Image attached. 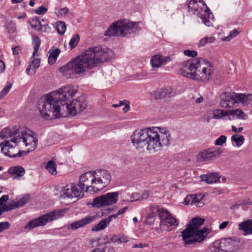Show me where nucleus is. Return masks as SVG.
<instances>
[{"mask_svg": "<svg viewBox=\"0 0 252 252\" xmlns=\"http://www.w3.org/2000/svg\"><path fill=\"white\" fill-rule=\"evenodd\" d=\"M77 92L73 86L67 85L53 91L40 99L38 109L46 120L74 116L84 111L87 103L84 96L70 100Z\"/></svg>", "mask_w": 252, "mask_h": 252, "instance_id": "obj_1", "label": "nucleus"}, {"mask_svg": "<svg viewBox=\"0 0 252 252\" xmlns=\"http://www.w3.org/2000/svg\"><path fill=\"white\" fill-rule=\"evenodd\" d=\"M113 55V51L106 47L90 48L60 67V71L67 78H73L76 75L85 74L98 62L110 60Z\"/></svg>", "mask_w": 252, "mask_h": 252, "instance_id": "obj_2", "label": "nucleus"}, {"mask_svg": "<svg viewBox=\"0 0 252 252\" xmlns=\"http://www.w3.org/2000/svg\"><path fill=\"white\" fill-rule=\"evenodd\" d=\"M172 136L165 127H149L136 130L131 134L130 140L138 150H146L154 154L160 151L170 144Z\"/></svg>", "mask_w": 252, "mask_h": 252, "instance_id": "obj_3", "label": "nucleus"}, {"mask_svg": "<svg viewBox=\"0 0 252 252\" xmlns=\"http://www.w3.org/2000/svg\"><path fill=\"white\" fill-rule=\"evenodd\" d=\"M214 68L211 63L203 59L189 60L183 63L181 74L199 83L206 84L213 75Z\"/></svg>", "mask_w": 252, "mask_h": 252, "instance_id": "obj_4", "label": "nucleus"}, {"mask_svg": "<svg viewBox=\"0 0 252 252\" xmlns=\"http://www.w3.org/2000/svg\"><path fill=\"white\" fill-rule=\"evenodd\" d=\"M204 222V220L199 217L191 219L187 228L182 232V240L185 245L200 243L203 241L209 233L206 227L200 229Z\"/></svg>", "mask_w": 252, "mask_h": 252, "instance_id": "obj_5", "label": "nucleus"}, {"mask_svg": "<svg viewBox=\"0 0 252 252\" xmlns=\"http://www.w3.org/2000/svg\"><path fill=\"white\" fill-rule=\"evenodd\" d=\"M138 30V24L127 20H120L113 23L105 32V36H126Z\"/></svg>", "mask_w": 252, "mask_h": 252, "instance_id": "obj_6", "label": "nucleus"}, {"mask_svg": "<svg viewBox=\"0 0 252 252\" xmlns=\"http://www.w3.org/2000/svg\"><path fill=\"white\" fill-rule=\"evenodd\" d=\"M252 101V94L225 92L220 95V105L224 108H231L236 104L241 103L245 105L250 103Z\"/></svg>", "mask_w": 252, "mask_h": 252, "instance_id": "obj_7", "label": "nucleus"}, {"mask_svg": "<svg viewBox=\"0 0 252 252\" xmlns=\"http://www.w3.org/2000/svg\"><path fill=\"white\" fill-rule=\"evenodd\" d=\"M13 135L21 146H30L27 153L34 150L36 148L38 140L33 131L26 128L19 129L13 131Z\"/></svg>", "mask_w": 252, "mask_h": 252, "instance_id": "obj_8", "label": "nucleus"}, {"mask_svg": "<svg viewBox=\"0 0 252 252\" xmlns=\"http://www.w3.org/2000/svg\"><path fill=\"white\" fill-rule=\"evenodd\" d=\"M188 7L190 11L193 13L198 12L197 14H199V17L202 19L206 26L209 27L212 25L211 21L213 20V15L202 0H190Z\"/></svg>", "mask_w": 252, "mask_h": 252, "instance_id": "obj_9", "label": "nucleus"}, {"mask_svg": "<svg viewBox=\"0 0 252 252\" xmlns=\"http://www.w3.org/2000/svg\"><path fill=\"white\" fill-rule=\"evenodd\" d=\"M157 213L160 220L159 232L163 231H169L178 225L179 220L173 217L166 209L158 208Z\"/></svg>", "mask_w": 252, "mask_h": 252, "instance_id": "obj_10", "label": "nucleus"}, {"mask_svg": "<svg viewBox=\"0 0 252 252\" xmlns=\"http://www.w3.org/2000/svg\"><path fill=\"white\" fill-rule=\"evenodd\" d=\"M64 210H57L34 219L25 226L26 229H32L38 226L45 225L47 222L57 220L63 216Z\"/></svg>", "mask_w": 252, "mask_h": 252, "instance_id": "obj_11", "label": "nucleus"}, {"mask_svg": "<svg viewBox=\"0 0 252 252\" xmlns=\"http://www.w3.org/2000/svg\"><path fill=\"white\" fill-rule=\"evenodd\" d=\"M15 139L13 134L10 139L6 141L1 147V151L4 155L11 158H20L26 155V152L19 150L21 146Z\"/></svg>", "mask_w": 252, "mask_h": 252, "instance_id": "obj_12", "label": "nucleus"}, {"mask_svg": "<svg viewBox=\"0 0 252 252\" xmlns=\"http://www.w3.org/2000/svg\"><path fill=\"white\" fill-rule=\"evenodd\" d=\"M94 189L96 192L105 188L110 182L111 176L110 173L104 169L94 170Z\"/></svg>", "mask_w": 252, "mask_h": 252, "instance_id": "obj_13", "label": "nucleus"}, {"mask_svg": "<svg viewBox=\"0 0 252 252\" xmlns=\"http://www.w3.org/2000/svg\"><path fill=\"white\" fill-rule=\"evenodd\" d=\"M119 193L118 192H108L100 196L95 197L93 201V206L100 208L116 204L118 200Z\"/></svg>", "mask_w": 252, "mask_h": 252, "instance_id": "obj_14", "label": "nucleus"}, {"mask_svg": "<svg viewBox=\"0 0 252 252\" xmlns=\"http://www.w3.org/2000/svg\"><path fill=\"white\" fill-rule=\"evenodd\" d=\"M94 171H88L81 175L79 178L78 185L82 189L83 192L85 190L87 192H96L94 189Z\"/></svg>", "mask_w": 252, "mask_h": 252, "instance_id": "obj_15", "label": "nucleus"}, {"mask_svg": "<svg viewBox=\"0 0 252 252\" xmlns=\"http://www.w3.org/2000/svg\"><path fill=\"white\" fill-rule=\"evenodd\" d=\"M83 195L82 189L78 185L74 183L66 185L60 192V195L63 198H81Z\"/></svg>", "mask_w": 252, "mask_h": 252, "instance_id": "obj_16", "label": "nucleus"}, {"mask_svg": "<svg viewBox=\"0 0 252 252\" xmlns=\"http://www.w3.org/2000/svg\"><path fill=\"white\" fill-rule=\"evenodd\" d=\"M237 242L231 238L222 239L221 241H217L213 243V246L219 250L225 251H231Z\"/></svg>", "mask_w": 252, "mask_h": 252, "instance_id": "obj_17", "label": "nucleus"}, {"mask_svg": "<svg viewBox=\"0 0 252 252\" xmlns=\"http://www.w3.org/2000/svg\"><path fill=\"white\" fill-rule=\"evenodd\" d=\"M220 152L219 150L211 151L205 150L200 152L196 156V160L198 162H203L213 160L219 156Z\"/></svg>", "mask_w": 252, "mask_h": 252, "instance_id": "obj_18", "label": "nucleus"}, {"mask_svg": "<svg viewBox=\"0 0 252 252\" xmlns=\"http://www.w3.org/2000/svg\"><path fill=\"white\" fill-rule=\"evenodd\" d=\"M96 218V216H88L78 221L71 223L68 226V229L75 230L82 227L86 225L91 223Z\"/></svg>", "mask_w": 252, "mask_h": 252, "instance_id": "obj_19", "label": "nucleus"}, {"mask_svg": "<svg viewBox=\"0 0 252 252\" xmlns=\"http://www.w3.org/2000/svg\"><path fill=\"white\" fill-rule=\"evenodd\" d=\"M30 197L28 195L23 196L17 201H13L9 205H4L2 206L1 211L3 212H7L10 210H14L16 208L22 207L28 202Z\"/></svg>", "mask_w": 252, "mask_h": 252, "instance_id": "obj_20", "label": "nucleus"}, {"mask_svg": "<svg viewBox=\"0 0 252 252\" xmlns=\"http://www.w3.org/2000/svg\"><path fill=\"white\" fill-rule=\"evenodd\" d=\"M171 60L169 56L165 57L162 55H156L152 57L151 59V64L153 68H158L161 65Z\"/></svg>", "mask_w": 252, "mask_h": 252, "instance_id": "obj_21", "label": "nucleus"}, {"mask_svg": "<svg viewBox=\"0 0 252 252\" xmlns=\"http://www.w3.org/2000/svg\"><path fill=\"white\" fill-rule=\"evenodd\" d=\"M203 198V196L201 194L188 195L185 198L184 202L186 204L196 203V206L201 207L203 205V203L201 202Z\"/></svg>", "mask_w": 252, "mask_h": 252, "instance_id": "obj_22", "label": "nucleus"}, {"mask_svg": "<svg viewBox=\"0 0 252 252\" xmlns=\"http://www.w3.org/2000/svg\"><path fill=\"white\" fill-rule=\"evenodd\" d=\"M8 173L12 176V180H19L25 173L24 168L21 166H16L10 167Z\"/></svg>", "mask_w": 252, "mask_h": 252, "instance_id": "obj_23", "label": "nucleus"}, {"mask_svg": "<svg viewBox=\"0 0 252 252\" xmlns=\"http://www.w3.org/2000/svg\"><path fill=\"white\" fill-rule=\"evenodd\" d=\"M201 181H204L207 184L216 183L219 181L220 176L218 173H209L200 176Z\"/></svg>", "mask_w": 252, "mask_h": 252, "instance_id": "obj_24", "label": "nucleus"}, {"mask_svg": "<svg viewBox=\"0 0 252 252\" xmlns=\"http://www.w3.org/2000/svg\"><path fill=\"white\" fill-rule=\"evenodd\" d=\"M239 229L244 231L245 235L252 234V219L240 223Z\"/></svg>", "mask_w": 252, "mask_h": 252, "instance_id": "obj_25", "label": "nucleus"}, {"mask_svg": "<svg viewBox=\"0 0 252 252\" xmlns=\"http://www.w3.org/2000/svg\"><path fill=\"white\" fill-rule=\"evenodd\" d=\"M13 131H11L9 128H5L0 132V146L4 145L5 142L9 140L11 136L13 135Z\"/></svg>", "mask_w": 252, "mask_h": 252, "instance_id": "obj_26", "label": "nucleus"}, {"mask_svg": "<svg viewBox=\"0 0 252 252\" xmlns=\"http://www.w3.org/2000/svg\"><path fill=\"white\" fill-rule=\"evenodd\" d=\"M40 61L38 59H34L30 63L29 67L26 69V72L29 75H34L36 72V69L40 65Z\"/></svg>", "mask_w": 252, "mask_h": 252, "instance_id": "obj_27", "label": "nucleus"}, {"mask_svg": "<svg viewBox=\"0 0 252 252\" xmlns=\"http://www.w3.org/2000/svg\"><path fill=\"white\" fill-rule=\"evenodd\" d=\"M110 222L107 219L102 220L98 223L92 228V231H99L104 229L109 225Z\"/></svg>", "mask_w": 252, "mask_h": 252, "instance_id": "obj_28", "label": "nucleus"}, {"mask_svg": "<svg viewBox=\"0 0 252 252\" xmlns=\"http://www.w3.org/2000/svg\"><path fill=\"white\" fill-rule=\"evenodd\" d=\"M229 116L233 115L236 116L238 119L246 120L248 116L242 110L236 109L234 110H229Z\"/></svg>", "mask_w": 252, "mask_h": 252, "instance_id": "obj_29", "label": "nucleus"}, {"mask_svg": "<svg viewBox=\"0 0 252 252\" xmlns=\"http://www.w3.org/2000/svg\"><path fill=\"white\" fill-rule=\"evenodd\" d=\"M229 110H216L213 113L212 118L219 119L226 116H229Z\"/></svg>", "mask_w": 252, "mask_h": 252, "instance_id": "obj_30", "label": "nucleus"}, {"mask_svg": "<svg viewBox=\"0 0 252 252\" xmlns=\"http://www.w3.org/2000/svg\"><path fill=\"white\" fill-rule=\"evenodd\" d=\"M232 142H235L237 147L241 146L244 142L245 138L243 136L235 134L231 137Z\"/></svg>", "mask_w": 252, "mask_h": 252, "instance_id": "obj_31", "label": "nucleus"}, {"mask_svg": "<svg viewBox=\"0 0 252 252\" xmlns=\"http://www.w3.org/2000/svg\"><path fill=\"white\" fill-rule=\"evenodd\" d=\"M56 28L58 32L60 35H63L66 31V26L65 22L63 21H58L56 23Z\"/></svg>", "mask_w": 252, "mask_h": 252, "instance_id": "obj_32", "label": "nucleus"}, {"mask_svg": "<svg viewBox=\"0 0 252 252\" xmlns=\"http://www.w3.org/2000/svg\"><path fill=\"white\" fill-rule=\"evenodd\" d=\"M56 167L57 164L53 160L49 161L46 166V169L52 175H56L57 173Z\"/></svg>", "mask_w": 252, "mask_h": 252, "instance_id": "obj_33", "label": "nucleus"}, {"mask_svg": "<svg viewBox=\"0 0 252 252\" xmlns=\"http://www.w3.org/2000/svg\"><path fill=\"white\" fill-rule=\"evenodd\" d=\"M32 45L33 46V52L32 56L34 57L37 54L40 45V39L38 36H34L32 38Z\"/></svg>", "mask_w": 252, "mask_h": 252, "instance_id": "obj_34", "label": "nucleus"}, {"mask_svg": "<svg viewBox=\"0 0 252 252\" xmlns=\"http://www.w3.org/2000/svg\"><path fill=\"white\" fill-rule=\"evenodd\" d=\"M162 98L170 97L174 95V93L172 88L166 87L160 89Z\"/></svg>", "mask_w": 252, "mask_h": 252, "instance_id": "obj_35", "label": "nucleus"}, {"mask_svg": "<svg viewBox=\"0 0 252 252\" xmlns=\"http://www.w3.org/2000/svg\"><path fill=\"white\" fill-rule=\"evenodd\" d=\"M60 53V51L58 49L53 50L48 57L49 63L53 64L56 61Z\"/></svg>", "mask_w": 252, "mask_h": 252, "instance_id": "obj_36", "label": "nucleus"}, {"mask_svg": "<svg viewBox=\"0 0 252 252\" xmlns=\"http://www.w3.org/2000/svg\"><path fill=\"white\" fill-rule=\"evenodd\" d=\"M31 26L35 30L40 31L41 29V24L37 18H33L30 21Z\"/></svg>", "mask_w": 252, "mask_h": 252, "instance_id": "obj_37", "label": "nucleus"}, {"mask_svg": "<svg viewBox=\"0 0 252 252\" xmlns=\"http://www.w3.org/2000/svg\"><path fill=\"white\" fill-rule=\"evenodd\" d=\"M242 31L241 28H239L237 29H234L230 32V34L225 37L223 40L225 41H229L233 38L237 36Z\"/></svg>", "mask_w": 252, "mask_h": 252, "instance_id": "obj_38", "label": "nucleus"}, {"mask_svg": "<svg viewBox=\"0 0 252 252\" xmlns=\"http://www.w3.org/2000/svg\"><path fill=\"white\" fill-rule=\"evenodd\" d=\"M215 40V38L213 36H206L200 40L198 43V46H203L207 43H211L213 42Z\"/></svg>", "mask_w": 252, "mask_h": 252, "instance_id": "obj_39", "label": "nucleus"}, {"mask_svg": "<svg viewBox=\"0 0 252 252\" xmlns=\"http://www.w3.org/2000/svg\"><path fill=\"white\" fill-rule=\"evenodd\" d=\"M80 40V36L78 34H76L74 35L71 38L69 45L71 49L75 48L77 45L78 44L79 41Z\"/></svg>", "mask_w": 252, "mask_h": 252, "instance_id": "obj_40", "label": "nucleus"}, {"mask_svg": "<svg viewBox=\"0 0 252 252\" xmlns=\"http://www.w3.org/2000/svg\"><path fill=\"white\" fill-rule=\"evenodd\" d=\"M55 13L58 17L61 18L66 16L68 14V9L67 7L56 9Z\"/></svg>", "mask_w": 252, "mask_h": 252, "instance_id": "obj_41", "label": "nucleus"}, {"mask_svg": "<svg viewBox=\"0 0 252 252\" xmlns=\"http://www.w3.org/2000/svg\"><path fill=\"white\" fill-rule=\"evenodd\" d=\"M6 27L9 33H13L16 31L15 24L11 21H9V22L7 23Z\"/></svg>", "mask_w": 252, "mask_h": 252, "instance_id": "obj_42", "label": "nucleus"}, {"mask_svg": "<svg viewBox=\"0 0 252 252\" xmlns=\"http://www.w3.org/2000/svg\"><path fill=\"white\" fill-rule=\"evenodd\" d=\"M226 139L227 138L225 135H221L216 139L215 144L217 146H221L225 143Z\"/></svg>", "mask_w": 252, "mask_h": 252, "instance_id": "obj_43", "label": "nucleus"}, {"mask_svg": "<svg viewBox=\"0 0 252 252\" xmlns=\"http://www.w3.org/2000/svg\"><path fill=\"white\" fill-rule=\"evenodd\" d=\"M12 84H9L8 85L5 86L0 92V98H2L4 96L10 91Z\"/></svg>", "mask_w": 252, "mask_h": 252, "instance_id": "obj_44", "label": "nucleus"}, {"mask_svg": "<svg viewBox=\"0 0 252 252\" xmlns=\"http://www.w3.org/2000/svg\"><path fill=\"white\" fill-rule=\"evenodd\" d=\"M47 10V8L43 6H40L34 10V13L38 15H43L46 13Z\"/></svg>", "mask_w": 252, "mask_h": 252, "instance_id": "obj_45", "label": "nucleus"}, {"mask_svg": "<svg viewBox=\"0 0 252 252\" xmlns=\"http://www.w3.org/2000/svg\"><path fill=\"white\" fill-rule=\"evenodd\" d=\"M151 97L155 99L162 98L160 89L156 90L151 93Z\"/></svg>", "mask_w": 252, "mask_h": 252, "instance_id": "obj_46", "label": "nucleus"}, {"mask_svg": "<svg viewBox=\"0 0 252 252\" xmlns=\"http://www.w3.org/2000/svg\"><path fill=\"white\" fill-rule=\"evenodd\" d=\"M184 54L185 55L189 56V57H196L197 55V52L194 50H185L184 51Z\"/></svg>", "mask_w": 252, "mask_h": 252, "instance_id": "obj_47", "label": "nucleus"}, {"mask_svg": "<svg viewBox=\"0 0 252 252\" xmlns=\"http://www.w3.org/2000/svg\"><path fill=\"white\" fill-rule=\"evenodd\" d=\"M9 226L10 224L7 221L0 222V233L2 232L4 230L9 228Z\"/></svg>", "mask_w": 252, "mask_h": 252, "instance_id": "obj_48", "label": "nucleus"}, {"mask_svg": "<svg viewBox=\"0 0 252 252\" xmlns=\"http://www.w3.org/2000/svg\"><path fill=\"white\" fill-rule=\"evenodd\" d=\"M149 191L144 190L142 192L141 195L138 197L137 200H141L147 198L149 195Z\"/></svg>", "mask_w": 252, "mask_h": 252, "instance_id": "obj_49", "label": "nucleus"}, {"mask_svg": "<svg viewBox=\"0 0 252 252\" xmlns=\"http://www.w3.org/2000/svg\"><path fill=\"white\" fill-rule=\"evenodd\" d=\"M239 205H252V202L250 198L246 199L241 201L240 203H238Z\"/></svg>", "mask_w": 252, "mask_h": 252, "instance_id": "obj_50", "label": "nucleus"}, {"mask_svg": "<svg viewBox=\"0 0 252 252\" xmlns=\"http://www.w3.org/2000/svg\"><path fill=\"white\" fill-rule=\"evenodd\" d=\"M128 241V237L124 235L120 234L119 235V242L120 243H126Z\"/></svg>", "mask_w": 252, "mask_h": 252, "instance_id": "obj_51", "label": "nucleus"}, {"mask_svg": "<svg viewBox=\"0 0 252 252\" xmlns=\"http://www.w3.org/2000/svg\"><path fill=\"white\" fill-rule=\"evenodd\" d=\"M40 30L44 32L49 33L51 32V28L47 24L41 25V29Z\"/></svg>", "mask_w": 252, "mask_h": 252, "instance_id": "obj_52", "label": "nucleus"}, {"mask_svg": "<svg viewBox=\"0 0 252 252\" xmlns=\"http://www.w3.org/2000/svg\"><path fill=\"white\" fill-rule=\"evenodd\" d=\"M232 130L236 133L241 132L243 130L242 127L237 128L235 126H232L231 127Z\"/></svg>", "mask_w": 252, "mask_h": 252, "instance_id": "obj_53", "label": "nucleus"}, {"mask_svg": "<svg viewBox=\"0 0 252 252\" xmlns=\"http://www.w3.org/2000/svg\"><path fill=\"white\" fill-rule=\"evenodd\" d=\"M228 224H229L228 221H223L221 224H220L219 228L220 229H223L227 227V226L228 225Z\"/></svg>", "mask_w": 252, "mask_h": 252, "instance_id": "obj_54", "label": "nucleus"}, {"mask_svg": "<svg viewBox=\"0 0 252 252\" xmlns=\"http://www.w3.org/2000/svg\"><path fill=\"white\" fill-rule=\"evenodd\" d=\"M8 199V195H4L0 198V205H2L3 202H6Z\"/></svg>", "mask_w": 252, "mask_h": 252, "instance_id": "obj_55", "label": "nucleus"}, {"mask_svg": "<svg viewBox=\"0 0 252 252\" xmlns=\"http://www.w3.org/2000/svg\"><path fill=\"white\" fill-rule=\"evenodd\" d=\"M120 214H118V212L115 214H114V215H111L110 216H109V217H108L106 219H107V220L109 221V222H110L112 219H115L119 215H120Z\"/></svg>", "mask_w": 252, "mask_h": 252, "instance_id": "obj_56", "label": "nucleus"}, {"mask_svg": "<svg viewBox=\"0 0 252 252\" xmlns=\"http://www.w3.org/2000/svg\"><path fill=\"white\" fill-rule=\"evenodd\" d=\"M20 50V48L18 46H15V47L13 48L12 52L13 55H18L19 53Z\"/></svg>", "mask_w": 252, "mask_h": 252, "instance_id": "obj_57", "label": "nucleus"}, {"mask_svg": "<svg viewBox=\"0 0 252 252\" xmlns=\"http://www.w3.org/2000/svg\"><path fill=\"white\" fill-rule=\"evenodd\" d=\"M148 246V244H134L133 245V246H132V248H144V247H147Z\"/></svg>", "mask_w": 252, "mask_h": 252, "instance_id": "obj_58", "label": "nucleus"}, {"mask_svg": "<svg viewBox=\"0 0 252 252\" xmlns=\"http://www.w3.org/2000/svg\"><path fill=\"white\" fill-rule=\"evenodd\" d=\"M111 241L114 243L119 242V235H115L113 236L111 238Z\"/></svg>", "mask_w": 252, "mask_h": 252, "instance_id": "obj_59", "label": "nucleus"}, {"mask_svg": "<svg viewBox=\"0 0 252 252\" xmlns=\"http://www.w3.org/2000/svg\"><path fill=\"white\" fill-rule=\"evenodd\" d=\"M4 63L1 60H0V72H3L4 70Z\"/></svg>", "mask_w": 252, "mask_h": 252, "instance_id": "obj_60", "label": "nucleus"}, {"mask_svg": "<svg viewBox=\"0 0 252 252\" xmlns=\"http://www.w3.org/2000/svg\"><path fill=\"white\" fill-rule=\"evenodd\" d=\"M127 209H128V207H124L123 209L120 210L118 211V214L122 215V214H124L127 210Z\"/></svg>", "mask_w": 252, "mask_h": 252, "instance_id": "obj_61", "label": "nucleus"}, {"mask_svg": "<svg viewBox=\"0 0 252 252\" xmlns=\"http://www.w3.org/2000/svg\"><path fill=\"white\" fill-rule=\"evenodd\" d=\"M129 109V105L128 104L125 105V107L123 108V110L125 113L127 112Z\"/></svg>", "mask_w": 252, "mask_h": 252, "instance_id": "obj_62", "label": "nucleus"}, {"mask_svg": "<svg viewBox=\"0 0 252 252\" xmlns=\"http://www.w3.org/2000/svg\"><path fill=\"white\" fill-rule=\"evenodd\" d=\"M203 98L202 96H200L198 98H196L195 100V102L197 103H200L202 102Z\"/></svg>", "mask_w": 252, "mask_h": 252, "instance_id": "obj_63", "label": "nucleus"}, {"mask_svg": "<svg viewBox=\"0 0 252 252\" xmlns=\"http://www.w3.org/2000/svg\"><path fill=\"white\" fill-rule=\"evenodd\" d=\"M26 15L25 13H22L20 15L17 16V18L19 19H24L25 18Z\"/></svg>", "mask_w": 252, "mask_h": 252, "instance_id": "obj_64", "label": "nucleus"}]
</instances>
